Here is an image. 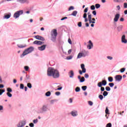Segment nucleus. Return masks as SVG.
<instances>
[{"label": "nucleus", "instance_id": "nucleus-42", "mask_svg": "<svg viewBox=\"0 0 127 127\" xmlns=\"http://www.w3.org/2000/svg\"><path fill=\"white\" fill-rule=\"evenodd\" d=\"M105 113L107 115H109V109L108 108V107H106V110H105Z\"/></svg>", "mask_w": 127, "mask_h": 127}, {"label": "nucleus", "instance_id": "nucleus-41", "mask_svg": "<svg viewBox=\"0 0 127 127\" xmlns=\"http://www.w3.org/2000/svg\"><path fill=\"white\" fill-rule=\"evenodd\" d=\"M24 69H25V71H28L29 70V67L28 66H25Z\"/></svg>", "mask_w": 127, "mask_h": 127}, {"label": "nucleus", "instance_id": "nucleus-53", "mask_svg": "<svg viewBox=\"0 0 127 127\" xmlns=\"http://www.w3.org/2000/svg\"><path fill=\"white\" fill-rule=\"evenodd\" d=\"M106 127H112V124L111 123H108L106 125Z\"/></svg>", "mask_w": 127, "mask_h": 127}, {"label": "nucleus", "instance_id": "nucleus-14", "mask_svg": "<svg viewBox=\"0 0 127 127\" xmlns=\"http://www.w3.org/2000/svg\"><path fill=\"white\" fill-rule=\"evenodd\" d=\"M88 43L89 45H87V49H92V48H93L94 45H93V43H92V41L89 40L88 41Z\"/></svg>", "mask_w": 127, "mask_h": 127}, {"label": "nucleus", "instance_id": "nucleus-45", "mask_svg": "<svg viewBox=\"0 0 127 127\" xmlns=\"http://www.w3.org/2000/svg\"><path fill=\"white\" fill-rule=\"evenodd\" d=\"M25 80H30V76L28 75H26Z\"/></svg>", "mask_w": 127, "mask_h": 127}, {"label": "nucleus", "instance_id": "nucleus-46", "mask_svg": "<svg viewBox=\"0 0 127 127\" xmlns=\"http://www.w3.org/2000/svg\"><path fill=\"white\" fill-rule=\"evenodd\" d=\"M99 88H101L100 90L101 92H105V87H99Z\"/></svg>", "mask_w": 127, "mask_h": 127}, {"label": "nucleus", "instance_id": "nucleus-54", "mask_svg": "<svg viewBox=\"0 0 127 127\" xmlns=\"http://www.w3.org/2000/svg\"><path fill=\"white\" fill-rule=\"evenodd\" d=\"M124 8H127V2H125L124 3Z\"/></svg>", "mask_w": 127, "mask_h": 127}, {"label": "nucleus", "instance_id": "nucleus-26", "mask_svg": "<svg viewBox=\"0 0 127 127\" xmlns=\"http://www.w3.org/2000/svg\"><path fill=\"white\" fill-rule=\"evenodd\" d=\"M46 97H50L51 96V92L50 91H48L45 94Z\"/></svg>", "mask_w": 127, "mask_h": 127}, {"label": "nucleus", "instance_id": "nucleus-22", "mask_svg": "<svg viewBox=\"0 0 127 127\" xmlns=\"http://www.w3.org/2000/svg\"><path fill=\"white\" fill-rule=\"evenodd\" d=\"M68 75L69 76V78H73V77H74V72L73 71V70H70L68 72Z\"/></svg>", "mask_w": 127, "mask_h": 127}, {"label": "nucleus", "instance_id": "nucleus-59", "mask_svg": "<svg viewBox=\"0 0 127 127\" xmlns=\"http://www.w3.org/2000/svg\"><path fill=\"white\" fill-rule=\"evenodd\" d=\"M72 56H69V57H67L66 59L67 60H71V59H72Z\"/></svg>", "mask_w": 127, "mask_h": 127}, {"label": "nucleus", "instance_id": "nucleus-33", "mask_svg": "<svg viewBox=\"0 0 127 127\" xmlns=\"http://www.w3.org/2000/svg\"><path fill=\"white\" fill-rule=\"evenodd\" d=\"M108 81L109 82H113L114 78H113V77H108Z\"/></svg>", "mask_w": 127, "mask_h": 127}, {"label": "nucleus", "instance_id": "nucleus-21", "mask_svg": "<svg viewBox=\"0 0 127 127\" xmlns=\"http://www.w3.org/2000/svg\"><path fill=\"white\" fill-rule=\"evenodd\" d=\"M88 14V21H89V23H92V14H90V12H88L87 13Z\"/></svg>", "mask_w": 127, "mask_h": 127}, {"label": "nucleus", "instance_id": "nucleus-63", "mask_svg": "<svg viewBox=\"0 0 127 127\" xmlns=\"http://www.w3.org/2000/svg\"><path fill=\"white\" fill-rule=\"evenodd\" d=\"M68 42L69 44H72V41H71V39H68Z\"/></svg>", "mask_w": 127, "mask_h": 127}, {"label": "nucleus", "instance_id": "nucleus-50", "mask_svg": "<svg viewBox=\"0 0 127 127\" xmlns=\"http://www.w3.org/2000/svg\"><path fill=\"white\" fill-rule=\"evenodd\" d=\"M78 27H82V22H79L77 24Z\"/></svg>", "mask_w": 127, "mask_h": 127}, {"label": "nucleus", "instance_id": "nucleus-36", "mask_svg": "<svg viewBox=\"0 0 127 127\" xmlns=\"http://www.w3.org/2000/svg\"><path fill=\"white\" fill-rule=\"evenodd\" d=\"M20 89L21 90H23V89H24V85L23 84H20Z\"/></svg>", "mask_w": 127, "mask_h": 127}, {"label": "nucleus", "instance_id": "nucleus-13", "mask_svg": "<svg viewBox=\"0 0 127 127\" xmlns=\"http://www.w3.org/2000/svg\"><path fill=\"white\" fill-rule=\"evenodd\" d=\"M33 44L35 45H42V44H44V42H41L40 41H35L33 43Z\"/></svg>", "mask_w": 127, "mask_h": 127}, {"label": "nucleus", "instance_id": "nucleus-43", "mask_svg": "<svg viewBox=\"0 0 127 127\" xmlns=\"http://www.w3.org/2000/svg\"><path fill=\"white\" fill-rule=\"evenodd\" d=\"M115 84H114V83H109V85L110 86V87H111V88H113V87H114Z\"/></svg>", "mask_w": 127, "mask_h": 127}, {"label": "nucleus", "instance_id": "nucleus-40", "mask_svg": "<svg viewBox=\"0 0 127 127\" xmlns=\"http://www.w3.org/2000/svg\"><path fill=\"white\" fill-rule=\"evenodd\" d=\"M27 87H29L30 89H31V88H32V85H31V83H27Z\"/></svg>", "mask_w": 127, "mask_h": 127}, {"label": "nucleus", "instance_id": "nucleus-5", "mask_svg": "<svg viewBox=\"0 0 127 127\" xmlns=\"http://www.w3.org/2000/svg\"><path fill=\"white\" fill-rule=\"evenodd\" d=\"M22 14H23V11L22 10H20L16 11L14 13L13 17L14 18H15V19H16V18H18V17H19L20 15H22Z\"/></svg>", "mask_w": 127, "mask_h": 127}, {"label": "nucleus", "instance_id": "nucleus-60", "mask_svg": "<svg viewBox=\"0 0 127 127\" xmlns=\"http://www.w3.org/2000/svg\"><path fill=\"white\" fill-rule=\"evenodd\" d=\"M83 18H87V13H84L83 14Z\"/></svg>", "mask_w": 127, "mask_h": 127}, {"label": "nucleus", "instance_id": "nucleus-64", "mask_svg": "<svg viewBox=\"0 0 127 127\" xmlns=\"http://www.w3.org/2000/svg\"><path fill=\"white\" fill-rule=\"evenodd\" d=\"M3 110V106L0 105V111H2Z\"/></svg>", "mask_w": 127, "mask_h": 127}, {"label": "nucleus", "instance_id": "nucleus-24", "mask_svg": "<svg viewBox=\"0 0 127 127\" xmlns=\"http://www.w3.org/2000/svg\"><path fill=\"white\" fill-rule=\"evenodd\" d=\"M77 13H78V12L77 11H73L72 13L70 14V15H72L73 16H76V15H77Z\"/></svg>", "mask_w": 127, "mask_h": 127}, {"label": "nucleus", "instance_id": "nucleus-29", "mask_svg": "<svg viewBox=\"0 0 127 127\" xmlns=\"http://www.w3.org/2000/svg\"><path fill=\"white\" fill-rule=\"evenodd\" d=\"M109 93H108V92L107 91H105L103 92V95L104 97H107V95Z\"/></svg>", "mask_w": 127, "mask_h": 127}, {"label": "nucleus", "instance_id": "nucleus-1", "mask_svg": "<svg viewBox=\"0 0 127 127\" xmlns=\"http://www.w3.org/2000/svg\"><path fill=\"white\" fill-rule=\"evenodd\" d=\"M33 51H34V47L31 46L27 48L23 51V54L20 56L21 58H22V57L25 56V55H27V54H30Z\"/></svg>", "mask_w": 127, "mask_h": 127}, {"label": "nucleus", "instance_id": "nucleus-52", "mask_svg": "<svg viewBox=\"0 0 127 127\" xmlns=\"http://www.w3.org/2000/svg\"><path fill=\"white\" fill-rule=\"evenodd\" d=\"M61 94V93H60L59 91L56 92L55 93V95H56V96H60Z\"/></svg>", "mask_w": 127, "mask_h": 127}, {"label": "nucleus", "instance_id": "nucleus-12", "mask_svg": "<svg viewBox=\"0 0 127 127\" xmlns=\"http://www.w3.org/2000/svg\"><path fill=\"white\" fill-rule=\"evenodd\" d=\"M11 16V13L10 12L6 13L4 15L3 19H8L9 18H10Z\"/></svg>", "mask_w": 127, "mask_h": 127}, {"label": "nucleus", "instance_id": "nucleus-20", "mask_svg": "<svg viewBox=\"0 0 127 127\" xmlns=\"http://www.w3.org/2000/svg\"><path fill=\"white\" fill-rule=\"evenodd\" d=\"M46 48V45H44L41 47H38V49L40 51H43L45 50Z\"/></svg>", "mask_w": 127, "mask_h": 127}, {"label": "nucleus", "instance_id": "nucleus-23", "mask_svg": "<svg viewBox=\"0 0 127 127\" xmlns=\"http://www.w3.org/2000/svg\"><path fill=\"white\" fill-rule=\"evenodd\" d=\"M17 46L19 48H25L26 46H27L26 45H17Z\"/></svg>", "mask_w": 127, "mask_h": 127}, {"label": "nucleus", "instance_id": "nucleus-8", "mask_svg": "<svg viewBox=\"0 0 127 127\" xmlns=\"http://www.w3.org/2000/svg\"><path fill=\"white\" fill-rule=\"evenodd\" d=\"M60 76V74L59 73V71H58L57 69H55L52 77H54L55 79H56L57 78H59Z\"/></svg>", "mask_w": 127, "mask_h": 127}, {"label": "nucleus", "instance_id": "nucleus-3", "mask_svg": "<svg viewBox=\"0 0 127 127\" xmlns=\"http://www.w3.org/2000/svg\"><path fill=\"white\" fill-rule=\"evenodd\" d=\"M89 55V52L85 50H82L77 55V59H80L82 57H86Z\"/></svg>", "mask_w": 127, "mask_h": 127}, {"label": "nucleus", "instance_id": "nucleus-37", "mask_svg": "<svg viewBox=\"0 0 127 127\" xmlns=\"http://www.w3.org/2000/svg\"><path fill=\"white\" fill-rule=\"evenodd\" d=\"M98 98L101 100V101H102L103 99H104V96L102 95H99Z\"/></svg>", "mask_w": 127, "mask_h": 127}, {"label": "nucleus", "instance_id": "nucleus-57", "mask_svg": "<svg viewBox=\"0 0 127 127\" xmlns=\"http://www.w3.org/2000/svg\"><path fill=\"white\" fill-rule=\"evenodd\" d=\"M84 77L86 78H89V74H88L87 73H85V75H84Z\"/></svg>", "mask_w": 127, "mask_h": 127}, {"label": "nucleus", "instance_id": "nucleus-28", "mask_svg": "<svg viewBox=\"0 0 127 127\" xmlns=\"http://www.w3.org/2000/svg\"><path fill=\"white\" fill-rule=\"evenodd\" d=\"M81 91V88H80L79 87H77L75 88V92L78 93V92H80Z\"/></svg>", "mask_w": 127, "mask_h": 127}, {"label": "nucleus", "instance_id": "nucleus-32", "mask_svg": "<svg viewBox=\"0 0 127 127\" xmlns=\"http://www.w3.org/2000/svg\"><path fill=\"white\" fill-rule=\"evenodd\" d=\"M6 95L9 98H11V97H12V94H11L10 92H7Z\"/></svg>", "mask_w": 127, "mask_h": 127}, {"label": "nucleus", "instance_id": "nucleus-10", "mask_svg": "<svg viewBox=\"0 0 127 127\" xmlns=\"http://www.w3.org/2000/svg\"><path fill=\"white\" fill-rule=\"evenodd\" d=\"M107 85V80H104L102 82H100L97 84L98 87H102V86H106Z\"/></svg>", "mask_w": 127, "mask_h": 127}, {"label": "nucleus", "instance_id": "nucleus-56", "mask_svg": "<svg viewBox=\"0 0 127 127\" xmlns=\"http://www.w3.org/2000/svg\"><path fill=\"white\" fill-rule=\"evenodd\" d=\"M29 126L30 127H34V124H33V123H30Z\"/></svg>", "mask_w": 127, "mask_h": 127}, {"label": "nucleus", "instance_id": "nucleus-7", "mask_svg": "<svg viewBox=\"0 0 127 127\" xmlns=\"http://www.w3.org/2000/svg\"><path fill=\"white\" fill-rule=\"evenodd\" d=\"M26 125V121L22 120L20 121L17 125V127H24Z\"/></svg>", "mask_w": 127, "mask_h": 127}, {"label": "nucleus", "instance_id": "nucleus-25", "mask_svg": "<svg viewBox=\"0 0 127 127\" xmlns=\"http://www.w3.org/2000/svg\"><path fill=\"white\" fill-rule=\"evenodd\" d=\"M124 28V26L123 25H120L119 27L117 28V29L118 31H121L122 29Z\"/></svg>", "mask_w": 127, "mask_h": 127}, {"label": "nucleus", "instance_id": "nucleus-55", "mask_svg": "<svg viewBox=\"0 0 127 127\" xmlns=\"http://www.w3.org/2000/svg\"><path fill=\"white\" fill-rule=\"evenodd\" d=\"M88 104L89 106H93V102L91 101H88Z\"/></svg>", "mask_w": 127, "mask_h": 127}, {"label": "nucleus", "instance_id": "nucleus-58", "mask_svg": "<svg viewBox=\"0 0 127 127\" xmlns=\"http://www.w3.org/2000/svg\"><path fill=\"white\" fill-rule=\"evenodd\" d=\"M92 13H93V15H97V12L96 11V10L93 11Z\"/></svg>", "mask_w": 127, "mask_h": 127}, {"label": "nucleus", "instance_id": "nucleus-4", "mask_svg": "<svg viewBox=\"0 0 127 127\" xmlns=\"http://www.w3.org/2000/svg\"><path fill=\"white\" fill-rule=\"evenodd\" d=\"M48 111V105L45 104L43 105L41 108H40L37 110L38 114H43L45 112Z\"/></svg>", "mask_w": 127, "mask_h": 127}, {"label": "nucleus", "instance_id": "nucleus-27", "mask_svg": "<svg viewBox=\"0 0 127 127\" xmlns=\"http://www.w3.org/2000/svg\"><path fill=\"white\" fill-rule=\"evenodd\" d=\"M79 82L80 83H83V82H85V77H82L81 79L79 80Z\"/></svg>", "mask_w": 127, "mask_h": 127}, {"label": "nucleus", "instance_id": "nucleus-48", "mask_svg": "<svg viewBox=\"0 0 127 127\" xmlns=\"http://www.w3.org/2000/svg\"><path fill=\"white\" fill-rule=\"evenodd\" d=\"M33 123H34V124H37V123H38V119H36V120H34Z\"/></svg>", "mask_w": 127, "mask_h": 127}, {"label": "nucleus", "instance_id": "nucleus-35", "mask_svg": "<svg viewBox=\"0 0 127 127\" xmlns=\"http://www.w3.org/2000/svg\"><path fill=\"white\" fill-rule=\"evenodd\" d=\"M90 9H91V10H95V9H96V7L95 6V5H92L90 6Z\"/></svg>", "mask_w": 127, "mask_h": 127}, {"label": "nucleus", "instance_id": "nucleus-11", "mask_svg": "<svg viewBox=\"0 0 127 127\" xmlns=\"http://www.w3.org/2000/svg\"><path fill=\"white\" fill-rule=\"evenodd\" d=\"M123 79V76L121 75H117L115 76V81L117 82H121Z\"/></svg>", "mask_w": 127, "mask_h": 127}, {"label": "nucleus", "instance_id": "nucleus-6", "mask_svg": "<svg viewBox=\"0 0 127 127\" xmlns=\"http://www.w3.org/2000/svg\"><path fill=\"white\" fill-rule=\"evenodd\" d=\"M55 70L56 69L53 67H49L47 70L48 76H49V77H52Z\"/></svg>", "mask_w": 127, "mask_h": 127}, {"label": "nucleus", "instance_id": "nucleus-15", "mask_svg": "<svg viewBox=\"0 0 127 127\" xmlns=\"http://www.w3.org/2000/svg\"><path fill=\"white\" fill-rule=\"evenodd\" d=\"M120 13H117L114 17V21H115V22H118V21H119V19L120 18Z\"/></svg>", "mask_w": 127, "mask_h": 127}, {"label": "nucleus", "instance_id": "nucleus-38", "mask_svg": "<svg viewBox=\"0 0 127 127\" xmlns=\"http://www.w3.org/2000/svg\"><path fill=\"white\" fill-rule=\"evenodd\" d=\"M81 89H82L83 91H86V90H87V86H82Z\"/></svg>", "mask_w": 127, "mask_h": 127}, {"label": "nucleus", "instance_id": "nucleus-62", "mask_svg": "<svg viewBox=\"0 0 127 127\" xmlns=\"http://www.w3.org/2000/svg\"><path fill=\"white\" fill-rule=\"evenodd\" d=\"M84 12H85V13H86V12H88V7L85 8Z\"/></svg>", "mask_w": 127, "mask_h": 127}, {"label": "nucleus", "instance_id": "nucleus-31", "mask_svg": "<svg viewBox=\"0 0 127 127\" xmlns=\"http://www.w3.org/2000/svg\"><path fill=\"white\" fill-rule=\"evenodd\" d=\"M5 92V90L0 89V96H1V95H2V93H4Z\"/></svg>", "mask_w": 127, "mask_h": 127}, {"label": "nucleus", "instance_id": "nucleus-61", "mask_svg": "<svg viewBox=\"0 0 127 127\" xmlns=\"http://www.w3.org/2000/svg\"><path fill=\"white\" fill-rule=\"evenodd\" d=\"M120 21H122V22L125 21V18H124L123 17L120 18Z\"/></svg>", "mask_w": 127, "mask_h": 127}, {"label": "nucleus", "instance_id": "nucleus-39", "mask_svg": "<svg viewBox=\"0 0 127 127\" xmlns=\"http://www.w3.org/2000/svg\"><path fill=\"white\" fill-rule=\"evenodd\" d=\"M125 71H126V68H125V67H123L120 69L121 73H124V72H125Z\"/></svg>", "mask_w": 127, "mask_h": 127}, {"label": "nucleus", "instance_id": "nucleus-9", "mask_svg": "<svg viewBox=\"0 0 127 127\" xmlns=\"http://www.w3.org/2000/svg\"><path fill=\"white\" fill-rule=\"evenodd\" d=\"M81 68L82 69V71L81 70H79V73L80 74V75H82L83 73L86 72V68H85V64H81Z\"/></svg>", "mask_w": 127, "mask_h": 127}, {"label": "nucleus", "instance_id": "nucleus-2", "mask_svg": "<svg viewBox=\"0 0 127 127\" xmlns=\"http://www.w3.org/2000/svg\"><path fill=\"white\" fill-rule=\"evenodd\" d=\"M57 35H58V33H57V30H56V29H53L51 31V40L52 41H53V42H56Z\"/></svg>", "mask_w": 127, "mask_h": 127}, {"label": "nucleus", "instance_id": "nucleus-44", "mask_svg": "<svg viewBox=\"0 0 127 127\" xmlns=\"http://www.w3.org/2000/svg\"><path fill=\"white\" fill-rule=\"evenodd\" d=\"M105 90H106V91H111V88L109 86H107L105 88Z\"/></svg>", "mask_w": 127, "mask_h": 127}, {"label": "nucleus", "instance_id": "nucleus-16", "mask_svg": "<svg viewBox=\"0 0 127 127\" xmlns=\"http://www.w3.org/2000/svg\"><path fill=\"white\" fill-rule=\"evenodd\" d=\"M70 115H71V116L74 117H77V116H78V111L73 110L71 112Z\"/></svg>", "mask_w": 127, "mask_h": 127}, {"label": "nucleus", "instance_id": "nucleus-18", "mask_svg": "<svg viewBox=\"0 0 127 127\" xmlns=\"http://www.w3.org/2000/svg\"><path fill=\"white\" fill-rule=\"evenodd\" d=\"M35 38L38 40H41V41H44V40H45V39H44L43 37L39 35L35 36Z\"/></svg>", "mask_w": 127, "mask_h": 127}, {"label": "nucleus", "instance_id": "nucleus-19", "mask_svg": "<svg viewBox=\"0 0 127 127\" xmlns=\"http://www.w3.org/2000/svg\"><path fill=\"white\" fill-rule=\"evenodd\" d=\"M121 41L122 43H125V44L127 43V40L126 39V35H123L122 36Z\"/></svg>", "mask_w": 127, "mask_h": 127}, {"label": "nucleus", "instance_id": "nucleus-30", "mask_svg": "<svg viewBox=\"0 0 127 127\" xmlns=\"http://www.w3.org/2000/svg\"><path fill=\"white\" fill-rule=\"evenodd\" d=\"M7 93H11L12 92V89L9 87L7 88Z\"/></svg>", "mask_w": 127, "mask_h": 127}, {"label": "nucleus", "instance_id": "nucleus-34", "mask_svg": "<svg viewBox=\"0 0 127 127\" xmlns=\"http://www.w3.org/2000/svg\"><path fill=\"white\" fill-rule=\"evenodd\" d=\"M95 7L96 8H100L101 7V5L99 3H96L95 4Z\"/></svg>", "mask_w": 127, "mask_h": 127}, {"label": "nucleus", "instance_id": "nucleus-49", "mask_svg": "<svg viewBox=\"0 0 127 127\" xmlns=\"http://www.w3.org/2000/svg\"><path fill=\"white\" fill-rule=\"evenodd\" d=\"M56 101V100H51V101H50L51 104V105H53L54 104V103H55Z\"/></svg>", "mask_w": 127, "mask_h": 127}, {"label": "nucleus", "instance_id": "nucleus-17", "mask_svg": "<svg viewBox=\"0 0 127 127\" xmlns=\"http://www.w3.org/2000/svg\"><path fill=\"white\" fill-rule=\"evenodd\" d=\"M17 1L20 3H29V0H17Z\"/></svg>", "mask_w": 127, "mask_h": 127}, {"label": "nucleus", "instance_id": "nucleus-47", "mask_svg": "<svg viewBox=\"0 0 127 127\" xmlns=\"http://www.w3.org/2000/svg\"><path fill=\"white\" fill-rule=\"evenodd\" d=\"M74 9V6H71L69 7L68 8V10L70 11V10H73Z\"/></svg>", "mask_w": 127, "mask_h": 127}, {"label": "nucleus", "instance_id": "nucleus-51", "mask_svg": "<svg viewBox=\"0 0 127 127\" xmlns=\"http://www.w3.org/2000/svg\"><path fill=\"white\" fill-rule=\"evenodd\" d=\"M107 59L109 60H113V57L111 56H107Z\"/></svg>", "mask_w": 127, "mask_h": 127}]
</instances>
